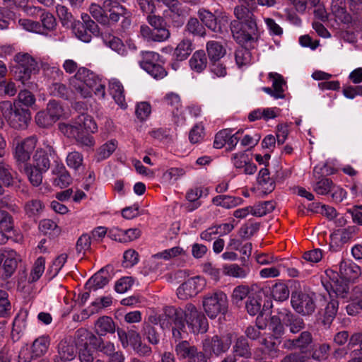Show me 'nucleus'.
Wrapping results in <instances>:
<instances>
[{
    "mask_svg": "<svg viewBox=\"0 0 362 362\" xmlns=\"http://www.w3.org/2000/svg\"><path fill=\"white\" fill-rule=\"evenodd\" d=\"M293 308L299 314L305 315L311 314L315 308L312 296L303 293H294L291 295Z\"/></svg>",
    "mask_w": 362,
    "mask_h": 362,
    "instance_id": "18",
    "label": "nucleus"
},
{
    "mask_svg": "<svg viewBox=\"0 0 362 362\" xmlns=\"http://www.w3.org/2000/svg\"><path fill=\"white\" fill-rule=\"evenodd\" d=\"M140 33L144 38L155 42H163L170 37V32L168 29H151L147 25H141Z\"/></svg>",
    "mask_w": 362,
    "mask_h": 362,
    "instance_id": "27",
    "label": "nucleus"
},
{
    "mask_svg": "<svg viewBox=\"0 0 362 362\" xmlns=\"http://www.w3.org/2000/svg\"><path fill=\"white\" fill-rule=\"evenodd\" d=\"M257 182L261 189L265 193L272 192L274 188V183L269 177V170L267 168H262L259 170Z\"/></svg>",
    "mask_w": 362,
    "mask_h": 362,
    "instance_id": "43",
    "label": "nucleus"
},
{
    "mask_svg": "<svg viewBox=\"0 0 362 362\" xmlns=\"http://www.w3.org/2000/svg\"><path fill=\"white\" fill-rule=\"evenodd\" d=\"M0 180L6 186L13 185L14 178L11 173V168L4 162H0Z\"/></svg>",
    "mask_w": 362,
    "mask_h": 362,
    "instance_id": "60",
    "label": "nucleus"
},
{
    "mask_svg": "<svg viewBox=\"0 0 362 362\" xmlns=\"http://www.w3.org/2000/svg\"><path fill=\"white\" fill-rule=\"evenodd\" d=\"M235 62L239 68L250 65L252 62L250 51L245 47L238 48L235 52Z\"/></svg>",
    "mask_w": 362,
    "mask_h": 362,
    "instance_id": "45",
    "label": "nucleus"
},
{
    "mask_svg": "<svg viewBox=\"0 0 362 362\" xmlns=\"http://www.w3.org/2000/svg\"><path fill=\"white\" fill-rule=\"evenodd\" d=\"M76 356V346L70 341H61L58 345L57 354L54 362H69L75 358Z\"/></svg>",
    "mask_w": 362,
    "mask_h": 362,
    "instance_id": "23",
    "label": "nucleus"
},
{
    "mask_svg": "<svg viewBox=\"0 0 362 362\" xmlns=\"http://www.w3.org/2000/svg\"><path fill=\"white\" fill-rule=\"evenodd\" d=\"M353 228L338 229L330 235V245L332 247H339L348 243L354 233Z\"/></svg>",
    "mask_w": 362,
    "mask_h": 362,
    "instance_id": "26",
    "label": "nucleus"
},
{
    "mask_svg": "<svg viewBox=\"0 0 362 362\" xmlns=\"http://www.w3.org/2000/svg\"><path fill=\"white\" fill-rule=\"evenodd\" d=\"M202 306L207 316L216 318L220 314H224L228 308V298L225 293L216 291L206 294L203 297Z\"/></svg>",
    "mask_w": 362,
    "mask_h": 362,
    "instance_id": "6",
    "label": "nucleus"
},
{
    "mask_svg": "<svg viewBox=\"0 0 362 362\" xmlns=\"http://www.w3.org/2000/svg\"><path fill=\"white\" fill-rule=\"evenodd\" d=\"M89 11L93 18L102 24L108 23V16L107 10L104 6L101 7L96 4H92L90 6Z\"/></svg>",
    "mask_w": 362,
    "mask_h": 362,
    "instance_id": "50",
    "label": "nucleus"
},
{
    "mask_svg": "<svg viewBox=\"0 0 362 362\" xmlns=\"http://www.w3.org/2000/svg\"><path fill=\"white\" fill-rule=\"evenodd\" d=\"M183 311L185 321L189 329L194 334L206 332L208 328V322L204 314L199 311L197 308L189 303L185 306Z\"/></svg>",
    "mask_w": 362,
    "mask_h": 362,
    "instance_id": "8",
    "label": "nucleus"
},
{
    "mask_svg": "<svg viewBox=\"0 0 362 362\" xmlns=\"http://www.w3.org/2000/svg\"><path fill=\"white\" fill-rule=\"evenodd\" d=\"M98 31V28L93 29V27H86L79 21L73 25V32L76 37L83 42H90L92 39L91 33Z\"/></svg>",
    "mask_w": 362,
    "mask_h": 362,
    "instance_id": "35",
    "label": "nucleus"
},
{
    "mask_svg": "<svg viewBox=\"0 0 362 362\" xmlns=\"http://www.w3.org/2000/svg\"><path fill=\"white\" fill-rule=\"evenodd\" d=\"M255 8L240 4L234 9V14L240 21L231 22L230 30L235 41L243 46L252 44L258 38L257 26L252 13Z\"/></svg>",
    "mask_w": 362,
    "mask_h": 362,
    "instance_id": "1",
    "label": "nucleus"
},
{
    "mask_svg": "<svg viewBox=\"0 0 362 362\" xmlns=\"http://www.w3.org/2000/svg\"><path fill=\"white\" fill-rule=\"evenodd\" d=\"M250 287L247 285H239L233 291L231 296L232 300L235 303H238L244 300L247 296L249 297L250 293Z\"/></svg>",
    "mask_w": 362,
    "mask_h": 362,
    "instance_id": "57",
    "label": "nucleus"
},
{
    "mask_svg": "<svg viewBox=\"0 0 362 362\" xmlns=\"http://www.w3.org/2000/svg\"><path fill=\"white\" fill-rule=\"evenodd\" d=\"M274 204L272 201H267L259 203L253 206H251L252 216L257 217L263 216L269 213H271L274 209Z\"/></svg>",
    "mask_w": 362,
    "mask_h": 362,
    "instance_id": "51",
    "label": "nucleus"
},
{
    "mask_svg": "<svg viewBox=\"0 0 362 362\" xmlns=\"http://www.w3.org/2000/svg\"><path fill=\"white\" fill-rule=\"evenodd\" d=\"M206 50L209 59L214 62H216L223 57L226 52L223 46L216 41L209 42L206 45Z\"/></svg>",
    "mask_w": 362,
    "mask_h": 362,
    "instance_id": "46",
    "label": "nucleus"
},
{
    "mask_svg": "<svg viewBox=\"0 0 362 362\" xmlns=\"http://www.w3.org/2000/svg\"><path fill=\"white\" fill-rule=\"evenodd\" d=\"M66 165L75 172L78 171L83 164V155L76 151L69 152L66 157Z\"/></svg>",
    "mask_w": 362,
    "mask_h": 362,
    "instance_id": "44",
    "label": "nucleus"
},
{
    "mask_svg": "<svg viewBox=\"0 0 362 362\" xmlns=\"http://www.w3.org/2000/svg\"><path fill=\"white\" fill-rule=\"evenodd\" d=\"M18 23L25 30L41 35L45 34V32L42 30L41 25L38 22L30 19H20Z\"/></svg>",
    "mask_w": 362,
    "mask_h": 362,
    "instance_id": "59",
    "label": "nucleus"
},
{
    "mask_svg": "<svg viewBox=\"0 0 362 362\" xmlns=\"http://www.w3.org/2000/svg\"><path fill=\"white\" fill-rule=\"evenodd\" d=\"M338 274H334V276L329 281L323 282V285L328 292L330 298L336 296L338 298H346L349 291L348 285L344 279H337Z\"/></svg>",
    "mask_w": 362,
    "mask_h": 362,
    "instance_id": "20",
    "label": "nucleus"
},
{
    "mask_svg": "<svg viewBox=\"0 0 362 362\" xmlns=\"http://www.w3.org/2000/svg\"><path fill=\"white\" fill-rule=\"evenodd\" d=\"M21 256L12 249H4L0 253V280L6 281L15 273Z\"/></svg>",
    "mask_w": 362,
    "mask_h": 362,
    "instance_id": "7",
    "label": "nucleus"
},
{
    "mask_svg": "<svg viewBox=\"0 0 362 362\" xmlns=\"http://www.w3.org/2000/svg\"><path fill=\"white\" fill-rule=\"evenodd\" d=\"M44 205L39 199H33L28 202L24 206L25 214L30 218L39 217L44 210Z\"/></svg>",
    "mask_w": 362,
    "mask_h": 362,
    "instance_id": "42",
    "label": "nucleus"
},
{
    "mask_svg": "<svg viewBox=\"0 0 362 362\" xmlns=\"http://www.w3.org/2000/svg\"><path fill=\"white\" fill-rule=\"evenodd\" d=\"M142 334L145 339L151 344L157 345L160 341V336L156 328L149 323H144Z\"/></svg>",
    "mask_w": 362,
    "mask_h": 362,
    "instance_id": "52",
    "label": "nucleus"
},
{
    "mask_svg": "<svg viewBox=\"0 0 362 362\" xmlns=\"http://www.w3.org/2000/svg\"><path fill=\"white\" fill-rule=\"evenodd\" d=\"M250 272L248 267H241L238 264H228L223 267V273L228 276L237 279H245Z\"/></svg>",
    "mask_w": 362,
    "mask_h": 362,
    "instance_id": "33",
    "label": "nucleus"
},
{
    "mask_svg": "<svg viewBox=\"0 0 362 362\" xmlns=\"http://www.w3.org/2000/svg\"><path fill=\"white\" fill-rule=\"evenodd\" d=\"M344 0H332V13L337 22L349 25L352 21L351 16L344 6Z\"/></svg>",
    "mask_w": 362,
    "mask_h": 362,
    "instance_id": "25",
    "label": "nucleus"
},
{
    "mask_svg": "<svg viewBox=\"0 0 362 362\" xmlns=\"http://www.w3.org/2000/svg\"><path fill=\"white\" fill-rule=\"evenodd\" d=\"M198 16L209 29L214 32L222 33L226 29L228 22V18L225 13H220L216 16L204 8L199 10Z\"/></svg>",
    "mask_w": 362,
    "mask_h": 362,
    "instance_id": "14",
    "label": "nucleus"
},
{
    "mask_svg": "<svg viewBox=\"0 0 362 362\" xmlns=\"http://www.w3.org/2000/svg\"><path fill=\"white\" fill-rule=\"evenodd\" d=\"M284 314V309H282L277 315L271 317L269 329L272 332V335L268 338L264 339L262 341V344L264 346L265 351H267L272 358L278 357L280 353L278 348L281 341L280 339L286 332L283 322Z\"/></svg>",
    "mask_w": 362,
    "mask_h": 362,
    "instance_id": "4",
    "label": "nucleus"
},
{
    "mask_svg": "<svg viewBox=\"0 0 362 362\" xmlns=\"http://www.w3.org/2000/svg\"><path fill=\"white\" fill-rule=\"evenodd\" d=\"M185 174V171L183 168H170L163 173L161 182L167 185H173Z\"/></svg>",
    "mask_w": 362,
    "mask_h": 362,
    "instance_id": "38",
    "label": "nucleus"
},
{
    "mask_svg": "<svg viewBox=\"0 0 362 362\" xmlns=\"http://www.w3.org/2000/svg\"><path fill=\"white\" fill-rule=\"evenodd\" d=\"M117 147V141L115 139L105 143L97 151V160L101 161L108 158L115 152Z\"/></svg>",
    "mask_w": 362,
    "mask_h": 362,
    "instance_id": "41",
    "label": "nucleus"
},
{
    "mask_svg": "<svg viewBox=\"0 0 362 362\" xmlns=\"http://www.w3.org/2000/svg\"><path fill=\"white\" fill-rule=\"evenodd\" d=\"M140 66L154 78H164L167 72L160 64V55L154 52H143Z\"/></svg>",
    "mask_w": 362,
    "mask_h": 362,
    "instance_id": "10",
    "label": "nucleus"
},
{
    "mask_svg": "<svg viewBox=\"0 0 362 362\" xmlns=\"http://www.w3.org/2000/svg\"><path fill=\"white\" fill-rule=\"evenodd\" d=\"M15 61L18 64L15 67L16 78L26 85L32 74L37 71L36 62L28 54H18L15 56Z\"/></svg>",
    "mask_w": 362,
    "mask_h": 362,
    "instance_id": "9",
    "label": "nucleus"
},
{
    "mask_svg": "<svg viewBox=\"0 0 362 362\" xmlns=\"http://www.w3.org/2000/svg\"><path fill=\"white\" fill-rule=\"evenodd\" d=\"M206 284L205 279L199 276L188 279L181 284L177 290V295L180 299L186 300L196 296L203 289Z\"/></svg>",
    "mask_w": 362,
    "mask_h": 362,
    "instance_id": "16",
    "label": "nucleus"
},
{
    "mask_svg": "<svg viewBox=\"0 0 362 362\" xmlns=\"http://www.w3.org/2000/svg\"><path fill=\"white\" fill-rule=\"evenodd\" d=\"M184 254V250L182 247L177 246L163 250L162 252L152 255L151 257L146 262L145 267L148 269V271L145 270L144 272V274L147 275L151 272H156L159 269L160 266V263L158 262L159 259L168 261Z\"/></svg>",
    "mask_w": 362,
    "mask_h": 362,
    "instance_id": "12",
    "label": "nucleus"
},
{
    "mask_svg": "<svg viewBox=\"0 0 362 362\" xmlns=\"http://www.w3.org/2000/svg\"><path fill=\"white\" fill-rule=\"evenodd\" d=\"M59 128L60 132L67 137L74 138L76 143L83 147L92 148L95 144V141L93 136L83 133L78 127H71L70 124L66 123L59 124Z\"/></svg>",
    "mask_w": 362,
    "mask_h": 362,
    "instance_id": "15",
    "label": "nucleus"
},
{
    "mask_svg": "<svg viewBox=\"0 0 362 362\" xmlns=\"http://www.w3.org/2000/svg\"><path fill=\"white\" fill-rule=\"evenodd\" d=\"M231 344V336L227 334L219 337L214 336L211 339H206L203 343L204 351L209 354H214L216 356L226 352Z\"/></svg>",
    "mask_w": 362,
    "mask_h": 362,
    "instance_id": "17",
    "label": "nucleus"
},
{
    "mask_svg": "<svg viewBox=\"0 0 362 362\" xmlns=\"http://www.w3.org/2000/svg\"><path fill=\"white\" fill-rule=\"evenodd\" d=\"M194 346H191L187 340H182L179 341L175 346V351L178 358L184 359L190 354L191 349H193Z\"/></svg>",
    "mask_w": 362,
    "mask_h": 362,
    "instance_id": "64",
    "label": "nucleus"
},
{
    "mask_svg": "<svg viewBox=\"0 0 362 362\" xmlns=\"http://www.w3.org/2000/svg\"><path fill=\"white\" fill-rule=\"evenodd\" d=\"M76 345L78 346V358L81 362H93L94 356L93 351L88 347V343L95 336L84 329L76 332Z\"/></svg>",
    "mask_w": 362,
    "mask_h": 362,
    "instance_id": "13",
    "label": "nucleus"
},
{
    "mask_svg": "<svg viewBox=\"0 0 362 362\" xmlns=\"http://www.w3.org/2000/svg\"><path fill=\"white\" fill-rule=\"evenodd\" d=\"M37 141L36 136H31L14 143L13 156L18 165L25 164L30 159L33 151L37 146Z\"/></svg>",
    "mask_w": 362,
    "mask_h": 362,
    "instance_id": "11",
    "label": "nucleus"
},
{
    "mask_svg": "<svg viewBox=\"0 0 362 362\" xmlns=\"http://www.w3.org/2000/svg\"><path fill=\"white\" fill-rule=\"evenodd\" d=\"M283 322L289 327L290 332L293 334L298 333L305 327L302 318L294 315L286 309H284V314L283 315Z\"/></svg>",
    "mask_w": 362,
    "mask_h": 362,
    "instance_id": "30",
    "label": "nucleus"
},
{
    "mask_svg": "<svg viewBox=\"0 0 362 362\" xmlns=\"http://www.w3.org/2000/svg\"><path fill=\"white\" fill-rule=\"evenodd\" d=\"M95 330L98 335L105 336L107 333L115 332V325L110 317L103 316L95 322Z\"/></svg>",
    "mask_w": 362,
    "mask_h": 362,
    "instance_id": "32",
    "label": "nucleus"
},
{
    "mask_svg": "<svg viewBox=\"0 0 362 362\" xmlns=\"http://www.w3.org/2000/svg\"><path fill=\"white\" fill-rule=\"evenodd\" d=\"M148 323L159 325L163 329L171 326L173 338L175 341L185 338L187 334L183 320V311L174 307H166L161 315H151L148 317Z\"/></svg>",
    "mask_w": 362,
    "mask_h": 362,
    "instance_id": "3",
    "label": "nucleus"
},
{
    "mask_svg": "<svg viewBox=\"0 0 362 362\" xmlns=\"http://www.w3.org/2000/svg\"><path fill=\"white\" fill-rule=\"evenodd\" d=\"M40 19L42 24L41 28L45 32V35H47L49 31L52 30L55 28L56 20L50 13H43L40 16Z\"/></svg>",
    "mask_w": 362,
    "mask_h": 362,
    "instance_id": "62",
    "label": "nucleus"
},
{
    "mask_svg": "<svg viewBox=\"0 0 362 362\" xmlns=\"http://www.w3.org/2000/svg\"><path fill=\"white\" fill-rule=\"evenodd\" d=\"M69 83L72 90L81 98H90L93 92L99 98L105 97V82L84 67L78 69L75 76L71 78Z\"/></svg>",
    "mask_w": 362,
    "mask_h": 362,
    "instance_id": "2",
    "label": "nucleus"
},
{
    "mask_svg": "<svg viewBox=\"0 0 362 362\" xmlns=\"http://www.w3.org/2000/svg\"><path fill=\"white\" fill-rule=\"evenodd\" d=\"M186 30L194 35L204 36L205 29L195 18H190L187 25Z\"/></svg>",
    "mask_w": 362,
    "mask_h": 362,
    "instance_id": "61",
    "label": "nucleus"
},
{
    "mask_svg": "<svg viewBox=\"0 0 362 362\" xmlns=\"http://www.w3.org/2000/svg\"><path fill=\"white\" fill-rule=\"evenodd\" d=\"M261 299L258 296H249L245 308L250 315H256L261 310Z\"/></svg>",
    "mask_w": 362,
    "mask_h": 362,
    "instance_id": "58",
    "label": "nucleus"
},
{
    "mask_svg": "<svg viewBox=\"0 0 362 362\" xmlns=\"http://www.w3.org/2000/svg\"><path fill=\"white\" fill-rule=\"evenodd\" d=\"M104 7L107 10V13H109L108 23L110 22L116 23L120 17H123L122 25L124 27L130 24L129 13L127 11L126 8L119 5L118 2L112 0H105Z\"/></svg>",
    "mask_w": 362,
    "mask_h": 362,
    "instance_id": "19",
    "label": "nucleus"
},
{
    "mask_svg": "<svg viewBox=\"0 0 362 362\" xmlns=\"http://www.w3.org/2000/svg\"><path fill=\"white\" fill-rule=\"evenodd\" d=\"M269 78L272 82L274 98H284V92L286 88V81L283 77L277 73H269Z\"/></svg>",
    "mask_w": 362,
    "mask_h": 362,
    "instance_id": "34",
    "label": "nucleus"
},
{
    "mask_svg": "<svg viewBox=\"0 0 362 362\" xmlns=\"http://www.w3.org/2000/svg\"><path fill=\"white\" fill-rule=\"evenodd\" d=\"M45 268V259L42 257H38L35 262L33 269H31L28 281L31 283L37 281L44 273Z\"/></svg>",
    "mask_w": 362,
    "mask_h": 362,
    "instance_id": "48",
    "label": "nucleus"
},
{
    "mask_svg": "<svg viewBox=\"0 0 362 362\" xmlns=\"http://www.w3.org/2000/svg\"><path fill=\"white\" fill-rule=\"evenodd\" d=\"M71 127H78L82 132L84 130L86 132L92 134L98 131V125L93 117L87 114H82L78 115L75 120L69 124Z\"/></svg>",
    "mask_w": 362,
    "mask_h": 362,
    "instance_id": "28",
    "label": "nucleus"
},
{
    "mask_svg": "<svg viewBox=\"0 0 362 362\" xmlns=\"http://www.w3.org/2000/svg\"><path fill=\"white\" fill-rule=\"evenodd\" d=\"M109 281L107 274L101 269L95 273L86 283L90 289L97 290L103 288Z\"/></svg>",
    "mask_w": 362,
    "mask_h": 362,
    "instance_id": "40",
    "label": "nucleus"
},
{
    "mask_svg": "<svg viewBox=\"0 0 362 362\" xmlns=\"http://www.w3.org/2000/svg\"><path fill=\"white\" fill-rule=\"evenodd\" d=\"M233 352L235 356L246 358L250 357L251 352L246 339L241 337L237 339L235 345L233 346Z\"/></svg>",
    "mask_w": 362,
    "mask_h": 362,
    "instance_id": "49",
    "label": "nucleus"
},
{
    "mask_svg": "<svg viewBox=\"0 0 362 362\" xmlns=\"http://www.w3.org/2000/svg\"><path fill=\"white\" fill-rule=\"evenodd\" d=\"M339 273L341 279L345 281H354L361 274V268L350 260H344L339 264Z\"/></svg>",
    "mask_w": 362,
    "mask_h": 362,
    "instance_id": "24",
    "label": "nucleus"
},
{
    "mask_svg": "<svg viewBox=\"0 0 362 362\" xmlns=\"http://www.w3.org/2000/svg\"><path fill=\"white\" fill-rule=\"evenodd\" d=\"M333 182L327 177L320 179L313 185L314 191L320 195H325L332 191Z\"/></svg>",
    "mask_w": 362,
    "mask_h": 362,
    "instance_id": "55",
    "label": "nucleus"
},
{
    "mask_svg": "<svg viewBox=\"0 0 362 362\" xmlns=\"http://www.w3.org/2000/svg\"><path fill=\"white\" fill-rule=\"evenodd\" d=\"M273 298L276 300L284 301L289 297V290L287 286L283 283L276 284L272 289Z\"/></svg>",
    "mask_w": 362,
    "mask_h": 362,
    "instance_id": "54",
    "label": "nucleus"
},
{
    "mask_svg": "<svg viewBox=\"0 0 362 362\" xmlns=\"http://www.w3.org/2000/svg\"><path fill=\"white\" fill-rule=\"evenodd\" d=\"M45 148L39 147L37 148L33 156V165L39 168L42 171H47L50 165L49 156L55 155L53 148L47 144H44Z\"/></svg>",
    "mask_w": 362,
    "mask_h": 362,
    "instance_id": "21",
    "label": "nucleus"
},
{
    "mask_svg": "<svg viewBox=\"0 0 362 362\" xmlns=\"http://www.w3.org/2000/svg\"><path fill=\"white\" fill-rule=\"evenodd\" d=\"M26 328V322L24 317H16L13 322V328L11 331L12 339L17 341L20 339Z\"/></svg>",
    "mask_w": 362,
    "mask_h": 362,
    "instance_id": "56",
    "label": "nucleus"
},
{
    "mask_svg": "<svg viewBox=\"0 0 362 362\" xmlns=\"http://www.w3.org/2000/svg\"><path fill=\"white\" fill-rule=\"evenodd\" d=\"M50 339L48 336L42 335L37 338L33 343V354L35 357L45 355L49 349Z\"/></svg>",
    "mask_w": 362,
    "mask_h": 362,
    "instance_id": "39",
    "label": "nucleus"
},
{
    "mask_svg": "<svg viewBox=\"0 0 362 362\" xmlns=\"http://www.w3.org/2000/svg\"><path fill=\"white\" fill-rule=\"evenodd\" d=\"M351 303L346 305L349 315H355L362 310V286L355 287L350 296Z\"/></svg>",
    "mask_w": 362,
    "mask_h": 362,
    "instance_id": "29",
    "label": "nucleus"
},
{
    "mask_svg": "<svg viewBox=\"0 0 362 362\" xmlns=\"http://www.w3.org/2000/svg\"><path fill=\"white\" fill-rule=\"evenodd\" d=\"M110 93L115 101L122 107L126 108L124 88L122 83L117 79H111L109 83Z\"/></svg>",
    "mask_w": 362,
    "mask_h": 362,
    "instance_id": "31",
    "label": "nucleus"
},
{
    "mask_svg": "<svg viewBox=\"0 0 362 362\" xmlns=\"http://www.w3.org/2000/svg\"><path fill=\"white\" fill-rule=\"evenodd\" d=\"M240 199L226 195H218L213 199V203L217 206L230 209L237 206Z\"/></svg>",
    "mask_w": 362,
    "mask_h": 362,
    "instance_id": "53",
    "label": "nucleus"
},
{
    "mask_svg": "<svg viewBox=\"0 0 362 362\" xmlns=\"http://www.w3.org/2000/svg\"><path fill=\"white\" fill-rule=\"evenodd\" d=\"M105 44L110 49L116 52L120 55L127 54L126 48L120 39L115 37H110V39L105 40Z\"/></svg>",
    "mask_w": 362,
    "mask_h": 362,
    "instance_id": "63",
    "label": "nucleus"
},
{
    "mask_svg": "<svg viewBox=\"0 0 362 362\" xmlns=\"http://www.w3.org/2000/svg\"><path fill=\"white\" fill-rule=\"evenodd\" d=\"M192 70L195 72L201 73L207 65V59L206 54L203 50L196 51L189 61Z\"/></svg>",
    "mask_w": 362,
    "mask_h": 362,
    "instance_id": "36",
    "label": "nucleus"
},
{
    "mask_svg": "<svg viewBox=\"0 0 362 362\" xmlns=\"http://www.w3.org/2000/svg\"><path fill=\"white\" fill-rule=\"evenodd\" d=\"M25 173H26L30 183L33 186H39L42 181V173L46 171L41 170L39 168L35 165H25Z\"/></svg>",
    "mask_w": 362,
    "mask_h": 362,
    "instance_id": "47",
    "label": "nucleus"
},
{
    "mask_svg": "<svg viewBox=\"0 0 362 362\" xmlns=\"http://www.w3.org/2000/svg\"><path fill=\"white\" fill-rule=\"evenodd\" d=\"M194 47L190 40H182L176 47L174 51V57L177 61L186 59L192 52Z\"/></svg>",
    "mask_w": 362,
    "mask_h": 362,
    "instance_id": "37",
    "label": "nucleus"
},
{
    "mask_svg": "<svg viewBox=\"0 0 362 362\" xmlns=\"http://www.w3.org/2000/svg\"><path fill=\"white\" fill-rule=\"evenodd\" d=\"M16 105V103H14ZM0 110L11 127L16 129H24L30 120V113L28 110L18 108L10 101H3L0 103Z\"/></svg>",
    "mask_w": 362,
    "mask_h": 362,
    "instance_id": "5",
    "label": "nucleus"
},
{
    "mask_svg": "<svg viewBox=\"0 0 362 362\" xmlns=\"http://www.w3.org/2000/svg\"><path fill=\"white\" fill-rule=\"evenodd\" d=\"M165 101L167 105L174 107L173 111L175 122L179 124H183L185 121L183 107L180 105V98L175 93H168L165 96Z\"/></svg>",
    "mask_w": 362,
    "mask_h": 362,
    "instance_id": "22",
    "label": "nucleus"
}]
</instances>
